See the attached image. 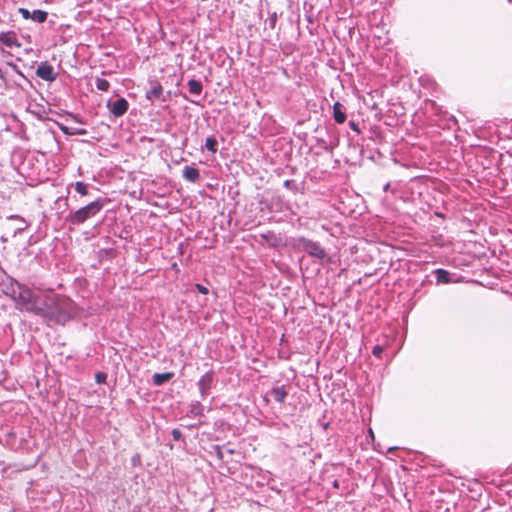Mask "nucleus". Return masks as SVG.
I'll list each match as a JSON object with an SVG mask.
<instances>
[{
  "instance_id": "25",
  "label": "nucleus",
  "mask_w": 512,
  "mask_h": 512,
  "mask_svg": "<svg viewBox=\"0 0 512 512\" xmlns=\"http://www.w3.org/2000/svg\"><path fill=\"white\" fill-rule=\"evenodd\" d=\"M61 130L68 135L78 134V135H84L86 133L85 130H78L77 132H70L67 127L62 126Z\"/></svg>"
},
{
  "instance_id": "21",
  "label": "nucleus",
  "mask_w": 512,
  "mask_h": 512,
  "mask_svg": "<svg viewBox=\"0 0 512 512\" xmlns=\"http://www.w3.org/2000/svg\"><path fill=\"white\" fill-rule=\"evenodd\" d=\"M205 147L207 150L215 153L217 151V141L214 137H208L205 141Z\"/></svg>"
},
{
  "instance_id": "27",
  "label": "nucleus",
  "mask_w": 512,
  "mask_h": 512,
  "mask_svg": "<svg viewBox=\"0 0 512 512\" xmlns=\"http://www.w3.org/2000/svg\"><path fill=\"white\" fill-rule=\"evenodd\" d=\"M195 288L198 290L199 293L204 294V295L208 294V292H209L208 288L203 286L202 284H196Z\"/></svg>"
},
{
  "instance_id": "15",
  "label": "nucleus",
  "mask_w": 512,
  "mask_h": 512,
  "mask_svg": "<svg viewBox=\"0 0 512 512\" xmlns=\"http://www.w3.org/2000/svg\"><path fill=\"white\" fill-rule=\"evenodd\" d=\"M260 238L267 242L270 246H276L279 242L278 237L272 231H267L260 234Z\"/></svg>"
},
{
  "instance_id": "13",
  "label": "nucleus",
  "mask_w": 512,
  "mask_h": 512,
  "mask_svg": "<svg viewBox=\"0 0 512 512\" xmlns=\"http://www.w3.org/2000/svg\"><path fill=\"white\" fill-rule=\"evenodd\" d=\"M174 373L173 372H165V373H155L152 376L153 383L157 386H160L164 384L165 382L169 381L171 378H173Z\"/></svg>"
},
{
  "instance_id": "16",
  "label": "nucleus",
  "mask_w": 512,
  "mask_h": 512,
  "mask_svg": "<svg viewBox=\"0 0 512 512\" xmlns=\"http://www.w3.org/2000/svg\"><path fill=\"white\" fill-rule=\"evenodd\" d=\"M188 87H189V92L192 94H195V95L201 94L202 89H203L201 82L198 80H195V79H190L188 81Z\"/></svg>"
},
{
  "instance_id": "19",
  "label": "nucleus",
  "mask_w": 512,
  "mask_h": 512,
  "mask_svg": "<svg viewBox=\"0 0 512 512\" xmlns=\"http://www.w3.org/2000/svg\"><path fill=\"white\" fill-rule=\"evenodd\" d=\"M76 192L82 196L88 195V186L82 181H77L74 185Z\"/></svg>"
},
{
  "instance_id": "32",
  "label": "nucleus",
  "mask_w": 512,
  "mask_h": 512,
  "mask_svg": "<svg viewBox=\"0 0 512 512\" xmlns=\"http://www.w3.org/2000/svg\"><path fill=\"white\" fill-rule=\"evenodd\" d=\"M224 452H225V455L226 454H229V455H232L234 453V450L233 449H230V448H224Z\"/></svg>"
},
{
  "instance_id": "31",
  "label": "nucleus",
  "mask_w": 512,
  "mask_h": 512,
  "mask_svg": "<svg viewBox=\"0 0 512 512\" xmlns=\"http://www.w3.org/2000/svg\"><path fill=\"white\" fill-rule=\"evenodd\" d=\"M0 81L3 82L4 85H6V83H7L6 75L1 67H0Z\"/></svg>"
},
{
  "instance_id": "28",
  "label": "nucleus",
  "mask_w": 512,
  "mask_h": 512,
  "mask_svg": "<svg viewBox=\"0 0 512 512\" xmlns=\"http://www.w3.org/2000/svg\"><path fill=\"white\" fill-rule=\"evenodd\" d=\"M173 439L179 441L182 437V433L179 429L175 428L172 430Z\"/></svg>"
},
{
  "instance_id": "4",
  "label": "nucleus",
  "mask_w": 512,
  "mask_h": 512,
  "mask_svg": "<svg viewBox=\"0 0 512 512\" xmlns=\"http://www.w3.org/2000/svg\"><path fill=\"white\" fill-rule=\"evenodd\" d=\"M299 246L302 247V249L307 252L310 256L317 258L319 260H324L327 258V253L323 247H321L318 243L305 239L300 238L299 240Z\"/></svg>"
},
{
  "instance_id": "1",
  "label": "nucleus",
  "mask_w": 512,
  "mask_h": 512,
  "mask_svg": "<svg viewBox=\"0 0 512 512\" xmlns=\"http://www.w3.org/2000/svg\"><path fill=\"white\" fill-rule=\"evenodd\" d=\"M46 305L47 312L44 319L55 322L65 320L68 314V302L64 297L47 292Z\"/></svg>"
},
{
  "instance_id": "22",
  "label": "nucleus",
  "mask_w": 512,
  "mask_h": 512,
  "mask_svg": "<svg viewBox=\"0 0 512 512\" xmlns=\"http://www.w3.org/2000/svg\"><path fill=\"white\" fill-rule=\"evenodd\" d=\"M224 448L225 446H220V445H216L214 446V449H215V452H216V455L217 457L224 461L225 460V452H224Z\"/></svg>"
},
{
  "instance_id": "24",
  "label": "nucleus",
  "mask_w": 512,
  "mask_h": 512,
  "mask_svg": "<svg viewBox=\"0 0 512 512\" xmlns=\"http://www.w3.org/2000/svg\"><path fill=\"white\" fill-rule=\"evenodd\" d=\"M383 350L384 348L380 345H376L374 346L373 350H372V353L374 356H376L377 358H380L382 353H383Z\"/></svg>"
},
{
  "instance_id": "10",
  "label": "nucleus",
  "mask_w": 512,
  "mask_h": 512,
  "mask_svg": "<svg viewBox=\"0 0 512 512\" xmlns=\"http://www.w3.org/2000/svg\"><path fill=\"white\" fill-rule=\"evenodd\" d=\"M212 382H213V374L210 372L204 374L200 378L198 385H199V389L202 394H205L210 390Z\"/></svg>"
},
{
  "instance_id": "14",
  "label": "nucleus",
  "mask_w": 512,
  "mask_h": 512,
  "mask_svg": "<svg viewBox=\"0 0 512 512\" xmlns=\"http://www.w3.org/2000/svg\"><path fill=\"white\" fill-rule=\"evenodd\" d=\"M163 94V87L160 83H155V85L147 91L146 97L149 100L159 99Z\"/></svg>"
},
{
  "instance_id": "5",
  "label": "nucleus",
  "mask_w": 512,
  "mask_h": 512,
  "mask_svg": "<svg viewBox=\"0 0 512 512\" xmlns=\"http://www.w3.org/2000/svg\"><path fill=\"white\" fill-rule=\"evenodd\" d=\"M0 42L8 48H18L22 47L18 39V35L15 31H4L0 33Z\"/></svg>"
},
{
  "instance_id": "11",
  "label": "nucleus",
  "mask_w": 512,
  "mask_h": 512,
  "mask_svg": "<svg viewBox=\"0 0 512 512\" xmlns=\"http://www.w3.org/2000/svg\"><path fill=\"white\" fill-rule=\"evenodd\" d=\"M183 177L190 182H196L200 179V173L195 167L185 166L183 169Z\"/></svg>"
},
{
  "instance_id": "7",
  "label": "nucleus",
  "mask_w": 512,
  "mask_h": 512,
  "mask_svg": "<svg viewBox=\"0 0 512 512\" xmlns=\"http://www.w3.org/2000/svg\"><path fill=\"white\" fill-rule=\"evenodd\" d=\"M46 298L47 292L37 293L34 301L35 310H32L31 313L45 318V312H47Z\"/></svg>"
},
{
  "instance_id": "29",
  "label": "nucleus",
  "mask_w": 512,
  "mask_h": 512,
  "mask_svg": "<svg viewBox=\"0 0 512 512\" xmlns=\"http://www.w3.org/2000/svg\"><path fill=\"white\" fill-rule=\"evenodd\" d=\"M349 126H350V128H351L352 130H354L355 132L360 133L359 125H358V123H356L355 121H352V120H351V121L349 122Z\"/></svg>"
},
{
  "instance_id": "8",
  "label": "nucleus",
  "mask_w": 512,
  "mask_h": 512,
  "mask_svg": "<svg viewBox=\"0 0 512 512\" xmlns=\"http://www.w3.org/2000/svg\"><path fill=\"white\" fill-rule=\"evenodd\" d=\"M129 104L125 98L117 99L110 110L115 117H121L128 110Z\"/></svg>"
},
{
  "instance_id": "26",
  "label": "nucleus",
  "mask_w": 512,
  "mask_h": 512,
  "mask_svg": "<svg viewBox=\"0 0 512 512\" xmlns=\"http://www.w3.org/2000/svg\"><path fill=\"white\" fill-rule=\"evenodd\" d=\"M19 13L22 15V17L24 19H30L31 18V13L28 9H25V8H20L19 9Z\"/></svg>"
},
{
  "instance_id": "17",
  "label": "nucleus",
  "mask_w": 512,
  "mask_h": 512,
  "mask_svg": "<svg viewBox=\"0 0 512 512\" xmlns=\"http://www.w3.org/2000/svg\"><path fill=\"white\" fill-rule=\"evenodd\" d=\"M47 16H48V13L46 11L34 10L31 13V18L30 19H32L33 21H35L37 23H43V22L46 21Z\"/></svg>"
},
{
  "instance_id": "9",
  "label": "nucleus",
  "mask_w": 512,
  "mask_h": 512,
  "mask_svg": "<svg viewBox=\"0 0 512 512\" xmlns=\"http://www.w3.org/2000/svg\"><path fill=\"white\" fill-rule=\"evenodd\" d=\"M269 395L278 403L282 404L285 401V398L288 395V392L285 388V386H279V387H273Z\"/></svg>"
},
{
  "instance_id": "20",
  "label": "nucleus",
  "mask_w": 512,
  "mask_h": 512,
  "mask_svg": "<svg viewBox=\"0 0 512 512\" xmlns=\"http://www.w3.org/2000/svg\"><path fill=\"white\" fill-rule=\"evenodd\" d=\"M95 85H96L97 89L100 91H108V89L110 87V83L106 79H103V78H97L95 81Z\"/></svg>"
},
{
  "instance_id": "12",
  "label": "nucleus",
  "mask_w": 512,
  "mask_h": 512,
  "mask_svg": "<svg viewBox=\"0 0 512 512\" xmlns=\"http://www.w3.org/2000/svg\"><path fill=\"white\" fill-rule=\"evenodd\" d=\"M342 108L343 107L339 102H336L333 105V117L335 122L338 124H342L346 120V114Z\"/></svg>"
},
{
  "instance_id": "23",
  "label": "nucleus",
  "mask_w": 512,
  "mask_h": 512,
  "mask_svg": "<svg viewBox=\"0 0 512 512\" xmlns=\"http://www.w3.org/2000/svg\"><path fill=\"white\" fill-rule=\"evenodd\" d=\"M107 379V374L104 372H97L95 374V380L97 383H105Z\"/></svg>"
},
{
  "instance_id": "30",
  "label": "nucleus",
  "mask_w": 512,
  "mask_h": 512,
  "mask_svg": "<svg viewBox=\"0 0 512 512\" xmlns=\"http://www.w3.org/2000/svg\"><path fill=\"white\" fill-rule=\"evenodd\" d=\"M6 65H7V66H9V67H11L15 72H17V73L21 74V72L19 71V69H18L17 65H16V64H14L13 62H11V61H7V62H6Z\"/></svg>"
},
{
  "instance_id": "3",
  "label": "nucleus",
  "mask_w": 512,
  "mask_h": 512,
  "mask_svg": "<svg viewBox=\"0 0 512 512\" xmlns=\"http://www.w3.org/2000/svg\"><path fill=\"white\" fill-rule=\"evenodd\" d=\"M102 207L103 203L100 200L93 201L69 215L68 220L74 225L82 224L87 219L95 216L98 212H100Z\"/></svg>"
},
{
  "instance_id": "2",
  "label": "nucleus",
  "mask_w": 512,
  "mask_h": 512,
  "mask_svg": "<svg viewBox=\"0 0 512 512\" xmlns=\"http://www.w3.org/2000/svg\"><path fill=\"white\" fill-rule=\"evenodd\" d=\"M16 286L17 290L12 286V297L17 308L31 313L32 310H35L34 301L37 293L19 283H16Z\"/></svg>"
},
{
  "instance_id": "6",
  "label": "nucleus",
  "mask_w": 512,
  "mask_h": 512,
  "mask_svg": "<svg viewBox=\"0 0 512 512\" xmlns=\"http://www.w3.org/2000/svg\"><path fill=\"white\" fill-rule=\"evenodd\" d=\"M36 75L42 80L52 82L56 79L57 74L54 72V68L48 62H42L36 69Z\"/></svg>"
},
{
  "instance_id": "18",
  "label": "nucleus",
  "mask_w": 512,
  "mask_h": 512,
  "mask_svg": "<svg viewBox=\"0 0 512 512\" xmlns=\"http://www.w3.org/2000/svg\"><path fill=\"white\" fill-rule=\"evenodd\" d=\"M436 275H437V281L439 283H449L450 282L449 273L446 270L438 269V270H436Z\"/></svg>"
}]
</instances>
